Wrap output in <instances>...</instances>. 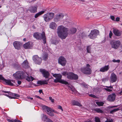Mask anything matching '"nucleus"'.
Returning <instances> with one entry per match:
<instances>
[{"instance_id": "obj_24", "label": "nucleus", "mask_w": 122, "mask_h": 122, "mask_svg": "<svg viewBox=\"0 0 122 122\" xmlns=\"http://www.w3.org/2000/svg\"><path fill=\"white\" fill-rule=\"evenodd\" d=\"M67 78L69 79L72 80V76H73V73L72 72H69L67 74Z\"/></svg>"}, {"instance_id": "obj_12", "label": "nucleus", "mask_w": 122, "mask_h": 122, "mask_svg": "<svg viewBox=\"0 0 122 122\" xmlns=\"http://www.w3.org/2000/svg\"><path fill=\"white\" fill-rule=\"evenodd\" d=\"M43 110L46 111H47V113L51 116H53L54 115L53 112V110L49 107H42Z\"/></svg>"}, {"instance_id": "obj_15", "label": "nucleus", "mask_w": 122, "mask_h": 122, "mask_svg": "<svg viewBox=\"0 0 122 122\" xmlns=\"http://www.w3.org/2000/svg\"><path fill=\"white\" fill-rule=\"evenodd\" d=\"M110 81L112 83L116 82L117 80V77L116 75L114 73H112L111 75Z\"/></svg>"}, {"instance_id": "obj_46", "label": "nucleus", "mask_w": 122, "mask_h": 122, "mask_svg": "<svg viewBox=\"0 0 122 122\" xmlns=\"http://www.w3.org/2000/svg\"><path fill=\"white\" fill-rule=\"evenodd\" d=\"M68 72H63V73H62V75H63L66 76V75H67V76L68 75Z\"/></svg>"}, {"instance_id": "obj_38", "label": "nucleus", "mask_w": 122, "mask_h": 122, "mask_svg": "<svg viewBox=\"0 0 122 122\" xmlns=\"http://www.w3.org/2000/svg\"><path fill=\"white\" fill-rule=\"evenodd\" d=\"M2 92L5 93H8L9 95L11 96H13V93H12L10 92H7L6 91H4L3 90L2 91Z\"/></svg>"}, {"instance_id": "obj_18", "label": "nucleus", "mask_w": 122, "mask_h": 122, "mask_svg": "<svg viewBox=\"0 0 122 122\" xmlns=\"http://www.w3.org/2000/svg\"><path fill=\"white\" fill-rule=\"evenodd\" d=\"M37 7L36 6H32L29 8V10L32 13H34L37 12Z\"/></svg>"}, {"instance_id": "obj_9", "label": "nucleus", "mask_w": 122, "mask_h": 122, "mask_svg": "<svg viewBox=\"0 0 122 122\" xmlns=\"http://www.w3.org/2000/svg\"><path fill=\"white\" fill-rule=\"evenodd\" d=\"M64 16V15L62 13L58 14L55 15L54 20L55 22H57L62 19Z\"/></svg>"}, {"instance_id": "obj_13", "label": "nucleus", "mask_w": 122, "mask_h": 122, "mask_svg": "<svg viewBox=\"0 0 122 122\" xmlns=\"http://www.w3.org/2000/svg\"><path fill=\"white\" fill-rule=\"evenodd\" d=\"M116 96V95L115 93L109 95L107 97V100L110 102H113L115 100Z\"/></svg>"}, {"instance_id": "obj_42", "label": "nucleus", "mask_w": 122, "mask_h": 122, "mask_svg": "<svg viewBox=\"0 0 122 122\" xmlns=\"http://www.w3.org/2000/svg\"><path fill=\"white\" fill-rule=\"evenodd\" d=\"M113 120L112 119H107V120L105 122H113Z\"/></svg>"}, {"instance_id": "obj_21", "label": "nucleus", "mask_w": 122, "mask_h": 122, "mask_svg": "<svg viewBox=\"0 0 122 122\" xmlns=\"http://www.w3.org/2000/svg\"><path fill=\"white\" fill-rule=\"evenodd\" d=\"M113 33L114 34L117 36H120L121 35L120 31L117 29H113Z\"/></svg>"}, {"instance_id": "obj_37", "label": "nucleus", "mask_w": 122, "mask_h": 122, "mask_svg": "<svg viewBox=\"0 0 122 122\" xmlns=\"http://www.w3.org/2000/svg\"><path fill=\"white\" fill-rule=\"evenodd\" d=\"M109 77L108 76H106V77L102 79V82H105L108 80Z\"/></svg>"}, {"instance_id": "obj_64", "label": "nucleus", "mask_w": 122, "mask_h": 122, "mask_svg": "<svg viewBox=\"0 0 122 122\" xmlns=\"http://www.w3.org/2000/svg\"><path fill=\"white\" fill-rule=\"evenodd\" d=\"M122 91H121V92H120L119 93L121 95H122Z\"/></svg>"}, {"instance_id": "obj_7", "label": "nucleus", "mask_w": 122, "mask_h": 122, "mask_svg": "<svg viewBox=\"0 0 122 122\" xmlns=\"http://www.w3.org/2000/svg\"><path fill=\"white\" fill-rule=\"evenodd\" d=\"M121 43V42L119 41L112 40L110 42L112 47L115 49H117L120 46Z\"/></svg>"}, {"instance_id": "obj_11", "label": "nucleus", "mask_w": 122, "mask_h": 122, "mask_svg": "<svg viewBox=\"0 0 122 122\" xmlns=\"http://www.w3.org/2000/svg\"><path fill=\"white\" fill-rule=\"evenodd\" d=\"M66 61L65 58L63 56H61L59 58L58 63L62 66H64L66 63Z\"/></svg>"}, {"instance_id": "obj_6", "label": "nucleus", "mask_w": 122, "mask_h": 122, "mask_svg": "<svg viewBox=\"0 0 122 122\" xmlns=\"http://www.w3.org/2000/svg\"><path fill=\"white\" fill-rule=\"evenodd\" d=\"M99 34V30L94 29L91 31V33L88 35V36L90 39H93L96 38L97 36Z\"/></svg>"}, {"instance_id": "obj_60", "label": "nucleus", "mask_w": 122, "mask_h": 122, "mask_svg": "<svg viewBox=\"0 0 122 122\" xmlns=\"http://www.w3.org/2000/svg\"><path fill=\"white\" fill-rule=\"evenodd\" d=\"M39 92L40 93L42 92V90H40L39 91Z\"/></svg>"}, {"instance_id": "obj_20", "label": "nucleus", "mask_w": 122, "mask_h": 122, "mask_svg": "<svg viewBox=\"0 0 122 122\" xmlns=\"http://www.w3.org/2000/svg\"><path fill=\"white\" fill-rule=\"evenodd\" d=\"M109 65L105 66L101 68L100 70L101 72H104L107 71L109 69Z\"/></svg>"}, {"instance_id": "obj_47", "label": "nucleus", "mask_w": 122, "mask_h": 122, "mask_svg": "<svg viewBox=\"0 0 122 122\" xmlns=\"http://www.w3.org/2000/svg\"><path fill=\"white\" fill-rule=\"evenodd\" d=\"M112 61L114 62H117L118 63H119L120 61V60H116L115 59H114L112 60Z\"/></svg>"}, {"instance_id": "obj_27", "label": "nucleus", "mask_w": 122, "mask_h": 122, "mask_svg": "<svg viewBox=\"0 0 122 122\" xmlns=\"http://www.w3.org/2000/svg\"><path fill=\"white\" fill-rule=\"evenodd\" d=\"M44 11H42L36 14L35 16V17L36 18L38 17L39 16L41 15L44 13Z\"/></svg>"}, {"instance_id": "obj_48", "label": "nucleus", "mask_w": 122, "mask_h": 122, "mask_svg": "<svg viewBox=\"0 0 122 122\" xmlns=\"http://www.w3.org/2000/svg\"><path fill=\"white\" fill-rule=\"evenodd\" d=\"M49 99L52 102H54V99H52L51 97H49Z\"/></svg>"}, {"instance_id": "obj_59", "label": "nucleus", "mask_w": 122, "mask_h": 122, "mask_svg": "<svg viewBox=\"0 0 122 122\" xmlns=\"http://www.w3.org/2000/svg\"><path fill=\"white\" fill-rule=\"evenodd\" d=\"M40 106H41V107H47V106H46L45 105H43L42 104H41V105Z\"/></svg>"}, {"instance_id": "obj_4", "label": "nucleus", "mask_w": 122, "mask_h": 122, "mask_svg": "<svg viewBox=\"0 0 122 122\" xmlns=\"http://www.w3.org/2000/svg\"><path fill=\"white\" fill-rule=\"evenodd\" d=\"M55 15L54 13L52 12L48 13L44 15L43 17L44 20L46 22H48L52 19Z\"/></svg>"}, {"instance_id": "obj_22", "label": "nucleus", "mask_w": 122, "mask_h": 122, "mask_svg": "<svg viewBox=\"0 0 122 122\" xmlns=\"http://www.w3.org/2000/svg\"><path fill=\"white\" fill-rule=\"evenodd\" d=\"M71 103L73 105L76 106H82V105L78 102L73 100L72 101Z\"/></svg>"}, {"instance_id": "obj_52", "label": "nucleus", "mask_w": 122, "mask_h": 122, "mask_svg": "<svg viewBox=\"0 0 122 122\" xmlns=\"http://www.w3.org/2000/svg\"><path fill=\"white\" fill-rule=\"evenodd\" d=\"M7 121L9 122H15V120H12L10 119H8Z\"/></svg>"}, {"instance_id": "obj_28", "label": "nucleus", "mask_w": 122, "mask_h": 122, "mask_svg": "<svg viewBox=\"0 0 122 122\" xmlns=\"http://www.w3.org/2000/svg\"><path fill=\"white\" fill-rule=\"evenodd\" d=\"M76 28H72L70 30V33L72 34H73L76 32Z\"/></svg>"}, {"instance_id": "obj_16", "label": "nucleus", "mask_w": 122, "mask_h": 122, "mask_svg": "<svg viewBox=\"0 0 122 122\" xmlns=\"http://www.w3.org/2000/svg\"><path fill=\"white\" fill-rule=\"evenodd\" d=\"M41 72L42 73L43 77L46 78H48L49 77L50 74L48 71L44 69H42L41 70Z\"/></svg>"}, {"instance_id": "obj_36", "label": "nucleus", "mask_w": 122, "mask_h": 122, "mask_svg": "<svg viewBox=\"0 0 122 122\" xmlns=\"http://www.w3.org/2000/svg\"><path fill=\"white\" fill-rule=\"evenodd\" d=\"M119 110V109L118 108L114 109L112 111H111L110 112V113L111 114H113L114 112Z\"/></svg>"}, {"instance_id": "obj_58", "label": "nucleus", "mask_w": 122, "mask_h": 122, "mask_svg": "<svg viewBox=\"0 0 122 122\" xmlns=\"http://www.w3.org/2000/svg\"><path fill=\"white\" fill-rule=\"evenodd\" d=\"M58 109H59L61 110L62 111H63V109L62 108V107H58Z\"/></svg>"}, {"instance_id": "obj_29", "label": "nucleus", "mask_w": 122, "mask_h": 122, "mask_svg": "<svg viewBox=\"0 0 122 122\" xmlns=\"http://www.w3.org/2000/svg\"><path fill=\"white\" fill-rule=\"evenodd\" d=\"M26 79L29 81H32L34 79V78L32 76H27L26 78Z\"/></svg>"}, {"instance_id": "obj_57", "label": "nucleus", "mask_w": 122, "mask_h": 122, "mask_svg": "<svg viewBox=\"0 0 122 122\" xmlns=\"http://www.w3.org/2000/svg\"><path fill=\"white\" fill-rule=\"evenodd\" d=\"M15 122H22L20 120H15Z\"/></svg>"}, {"instance_id": "obj_45", "label": "nucleus", "mask_w": 122, "mask_h": 122, "mask_svg": "<svg viewBox=\"0 0 122 122\" xmlns=\"http://www.w3.org/2000/svg\"><path fill=\"white\" fill-rule=\"evenodd\" d=\"M5 95L6 96H7L9 98H10V99L13 98V99H15L17 98H16V97H11L9 95H7V94H6Z\"/></svg>"}, {"instance_id": "obj_19", "label": "nucleus", "mask_w": 122, "mask_h": 122, "mask_svg": "<svg viewBox=\"0 0 122 122\" xmlns=\"http://www.w3.org/2000/svg\"><path fill=\"white\" fill-rule=\"evenodd\" d=\"M22 66L25 68H28L30 66L27 60H25L22 64Z\"/></svg>"}, {"instance_id": "obj_40", "label": "nucleus", "mask_w": 122, "mask_h": 122, "mask_svg": "<svg viewBox=\"0 0 122 122\" xmlns=\"http://www.w3.org/2000/svg\"><path fill=\"white\" fill-rule=\"evenodd\" d=\"M95 119L96 122H101L100 118L99 117H95Z\"/></svg>"}, {"instance_id": "obj_41", "label": "nucleus", "mask_w": 122, "mask_h": 122, "mask_svg": "<svg viewBox=\"0 0 122 122\" xmlns=\"http://www.w3.org/2000/svg\"><path fill=\"white\" fill-rule=\"evenodd\" d=\"M88 95L89 96H90L92 97H93L94 98H97V97L96 96H95V95H94L93 94H89Z\"/></svg>"}, {"instance_id": "obj_44", "label": "nucleus", "mask_w": 122, "mask_h": 122, "mask_svg": "<svg viewBox=\"0 0 122 122\" xmlns=\"http://www.w3.org/2000/svg\"><path fill=\"white\" fill-rule=\"evenodd\" d=\"M45 122H53L52 120L48 118H47Z\"/></svg>"}, {"instance_id": "obj_32", "label": "nucleus", "mask_w": 122, "mask_h": 122, "mask_svg": "<svg viewBox=\"0 0 122 122\" xmlns=\"http://www.w3.org/2000/svg\"><path fill=\"white\" fill-rule=\"evenodd\" d=\"M72 77L73 78L72 79L76 80L78 78V76L77 75L73 73Z\"/></svg>"}, {"instance_id": "obj_14", "label": "nucleus", "mask_w": 122, "mask_h": 122, "mask_svg": "<svg viewBox=\"0 0 122 122\" xmlns=\"http://www.w3.org/2000/svg\"><path fill=\"white\" fill-rule=\"evenodd\" d=\"M21 45V43L19 41H15L13 43V45L15 49L17 50L20 49Z\"/></svg>"}, {"instance_id": "obj_31", "label": "nucleus", "mask_w": 122, "mask_h": 122, "mask_svg": "<svg viewBox=\"0 0 122 122\" xmlns=\"http://www.w3.org/2000/svg\"><path fill=\"white\" fill-rule=\"evenodd\" d=\"M96 103L99 106H102L104 104V102H97Z\"/></svg>"}, {"instance_id": "obj_34", "label": "nucleus", "mask_w": 122, "mask_h": 122, "mask_svg": "<svg viewBox=\"0 0 122 122\" xmlns=\"http://www.w3.org/2000/svg\"><path fill=\"white\" fill-rule=\"evenodd\" d=\"M91 48L90 46H87L86 50L87 53H91Z\"/></svg>"}, {"instance_id": "obj_3", "label": "nucleus", "mask_w": 122, "mask_h": 122, "mask_svg": "<svg viewBox=\"0 0 122 122\" xmlns=\"http://www.w3.org/2000/svg\"><path fill=\"white\" fill-rule=\"evenodd\" d=\"M33 36L37 39H42L44 43L45 44L46 43V38L44 32H43L41 33L38 32L35 33L34 34Z\"/></svg>"}, {"instance_id": "obj_23", "label": "nucleus", "mask_w": 122, "mask_h": 122, "mask_svg": "<svg viewBox=\"0 0 122 122\" xmlns=\"http://www.w3.org/2000/svg\"><path fill=\"white\" fill-rule=\"evenodd\" d=\"M4 81L8 85L12 86L13 85V84L11 82V81L10 80H6L5 79Z\"/></svg>"}, {"instance_id": "obj_63", "label": "nucleus", "mask_w": 122, "mask_h": 122, "mask_svg": "<svg viewBox=\"0 0 122 122\" xmlns=\"http://www.w3.org/2000/svg\"><path fill=\"white\" fill-rule=\"evenodd\" d=\"M11 82L12 81L13 82H14L15 81L14 80H11Z\"/></svg>"}, {"instance_id": "obj_35", "label": "nucleus", "mask_w": 122, "mask_h": 122, "mask_svg": "<svg viewBox=\"0 0 122 122\" xmlns=\"http://www.w3.org/2000/svg\"><path fill=\"white\" fill-rule=\"evenodd\" d=\"M49 80V79H48V80H46L42 81V85L47 84Z\"/></svg>"}, {"instance_id": "obj_43", "label": "nucleus", "mask_w": 122, "mask_h": 122, "mask_svg": "<svg viewBox=\"0 0 122 122\" xmlns=\"http://www.w3.org/2000/svg\"><path fill=\"white\" fill-rule=\"evenodd\" d=\"M51 43L52 44L56 45L57 44V41L56 40H53L51 41Z\"/></svg>"}, {"instance_id": "obj_39", "label": "nucleus", "mask_w": 122, "mask_h": 122, "mask_svg": "<svg viewBox=\"0 0 122 122\" xmlns=\"http://www.w3.org/2000/svg\"><path fill=\"white\" fill-rule=\"evenodd\" d=\"M48 58V55L47 54H45L43 56V59L45 61Z\"/></svg>"}, {"instance_id": "obj_10", "label": "nucleus", "mask_w": 122, "mask_h": 122, "mask_svg": "<svg viewBox=\"0 0 122 122\" xmlns=\"http://www.w3.org/2000/svg\"><path fill=\"white\" fill-rule=\"evenodd\" d=\"M33 59L36 63L40 64L41 62L42 59L37 55L34 56L33 57Z\"/></svg>"}, {"instance_id": "obj_53", "label": "nucleus", "mask_w": 122, "mask_h": 122, "mask_svg": "<svg viewBox=\"0 0 122 122\" xmlns=\"http://www.w3.org/2000/svg\"><path fill=\"white\" fill-rule=\"evenodd\" d=\"M111 19L112 20H115V17L114 16H111Z\"/></svg>"}, {"instance_id": "obj_61", "label": "nucleus", "mask_w": 122, "mask_h": 122, "mask_svg": "<svg viewBox=\"0 0 122 122\" xmlns=\"http://www.w3.org/2000/svg\"><path fill=\"white\" fill-rule=\"evenodd\" d=\"M28 98L29 99H30L31 100H32L33 99V98H32L29 97Z\"/></svg>"}, {"instance_id": "obj_30", "label": "nucleus", "mask_w": 122, "mask_h": 122, "mask_svg": "<svg viewBox=\"0 0 122 122\" xmlns=\"http://www.w3.org/2000/svg\"><path fill=\"white\" fill-rule=\"evenodd\" d=\"M106 87L108 88H105V89L107 91H108V92H110L112 91V90H111L108 88H113V86H106Z\"/></svg>"}, {"instance_id": "obj_55", "label": "nucleus", "mask_w": 122, "mask_h": 122, "mask_svg": "<svg viewBox=\"0 0 122 122\" xmlns=\"http://www.w3.org/2000/svg\"><path fill=\"white\" fill-rule=\"evenodd\" d=\"M17 82H18V84L19 85L21 84V81H18Z\"/></svg>"}, {"instance_id": "obj_49", "label": "nucleus", "mask_w": 122, "mask_h": 122, "mask_svg": "<svg viewBox=\"0 0 122 122\" xmlns=\"http://www.w3.org/2000/svg\"><path fill=\"white\" fill-rule=\"evenodd\" d=\"M37 84H40L41 85H42V82L41 81H37Z\"/></svg>"}, {"instance_id": "obj_50", "label": "nucleus", "mask_w": 122, "mask_h": 122, "mask_svg": "<svg viewBox=\"0 0 122 122\" xmlns=\"http://www.w3.org/2000/svg\"><path fill=\"white\" fill-rule=\"evenodd\" d=\"M112 33L111 31H110L109 33V37L110 38H111L112 36Z\"/></svg>"}, {"instance_id": "obj_17", "label": "nucleus", "mask_w": 122, "mask_h": 122, "mask_svg": "<svg viewBox=\"0 0 122 122\" xmlns=\"http://www.w3.org/2000/svg\"><path fill=\"white\" fill-rule=\"evenodd\" d=\"M57 25L55 22H52L49 24V27L51 29L55 30L56 28Z\"/></svg>"}, {"instance_id": "obj_62", "label": "nucleus", "mask_w": 122, "mask_h": 122, "mask_svg": "<svg viewBox=\"0 0 122 122\" xmlns=\"http://www.w3.org/2000/svg\"><path fill=\"white\" fill-rule=\"evenodd\" d=\"M71 90L72 91H74L75 90L74 89H73V88H71Z\"/></svg>"}, {"instance_id": "obj_1", "label": "nucleus", "mask_w": 122, "mask_h": 122, "mask_svg": "<svg viewBox=\"0 0 122 122\" xmlns=\"http://www.w3.org/2000/svg\"><path fill=\"white\" fill-rule=\"evenodd\" d=\"M68 30L62 25L58 26L57 33L58 36L62 39H65L67 36Z\"/></svg>"}, {"instance_id": "obj_56", "label": "nucleus", "mask_w": 122, "mask_h": 122, "mask_svg": "<svg viewBox=\"0 0 122 122\" xmlns=\"http://www.w3.org/2000/svg\"><path fill=\"white\" fill-rule=\"evenodd\" d=\"M36 97L37 98H39V99H42L41 97H40L38 96H36Z\"/></svg>"}, {"instance_id": "obj_2", "label": "nucleus", "mask_w": 122, "mask_h": 122, "mask_svg": "<svg viewBox=\"0 0 122 122\" xmlns=\"http://www.w3.org/2000/svg\"><path fill=\"white\" fill-rule=\"evenodd\" d=\"M53 76L56 78V79L54 80V82L55 83L59 82L63 84H64L66 85L68 84V82L63 80L61 79L62 77L61 75L58 74H54L53 75Z\"/></svg>"}, {"instance_id": "obj_26", "label": "nucleus", "mask_w": 122, "mask_h": 122, "mask_svg": "<svg viewBox=\"0 0 122 122\" xmlns=\"http://www.w3.org/2000/svg\"><path fill=\"white\" fill-rule=\"evenodd\" d=\"M24 47L25 49H28L30 48V43L28 42L25 43L24 45Z\"/></svg>"}, {"instance_id": "obj_33", "label": "nucleus", "mask_w": 122, "mask_h": 122, "mask_svg": "<svg viewBox=\"0 0 122 122\" xmlns=\"http://www.w3.org/2000/svg\"><path fill=\"white\" fill-rule=\"evenodd\" d=\"M93 110L98 113H101L102 112V110L99 108L94 109Z\"/></svg>"}, {"instance_id": "obj_5", "label": "nucleus", "mask_w": 122, "mask_h": 122, "mask_svg": "<svg viewBox=\"0 0 122 122\" xmlns=\"http://www.w3.org/2000/svg\"><path fill=\"white\" fill-rule=\"evenodd\" d=\"M86 66V67L81 68V71L85 74H90L92 73V70L90 68V65L89 64H87Z\"/></svg>"}, {"instance_id": "obj_8", "label": "nucleus", "mask_w": 122, "mask_h": 122, "mask_svg": "<svg viewBox=\"0 0 122 122\" xmlns=\"http://www.w3.org/2000/svg\"><path fill=\"white\" fill-rule=\"evenodd\" d=\"M15 78L17 80L20 79L24 77V73L23 71H18L13 75Z\"/></svg>"}, {"instance_id": "obj_25", "label": "nucleus", "mask_w": 122, "mask_h": 122, "mask_svg": "<svg viewBox=\"0 0 122 122\" xmlns=\"http://www.w3.org/2000/svg\"><path fill=\"white\" fill-rule=\"evenodd\" d=\"M41 116L42 120L44 122H45L46 121L47 118H48L46 116L44 115L43 114H41Z\"/></svg>"}, {"instance_id": "obj_51", "label": "nucleus", "mask_w": 122, "mask_h": 122, "mask_svg": "<svg viewBox=\"0 0 122 122\" xmlns=\"http://www.w3.org/2000/svg\"><path fill=\"white\" fill-rule=\"evenodd\" d=\"M13 96H14L17 97H19L20 96L19 95L17 94H16L13 93Z\"/></svg>"}, {"instance_id": "obj_54", "label": "nucleus", "mask_w": 122, "mask_h": 122, "mask_svg": "<svg viewBox=\"0 0 122 122\" xmlns=\"http://www.w3.org/2000/svg\"><path fill=\"white\" fill-rule=\"evenodd\" d=\"M120 20V18L118 17H117L116 18V21H118Z\"/></svg>"}]
</instances>
